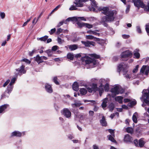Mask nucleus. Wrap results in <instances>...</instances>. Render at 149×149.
<instances>
[{
    "mask_svg": "<svg viewBox=\"0 0 149 149\" xmlns=\"http://www.w3.org/2000/svg\"><path fill=\"white\" fill-rule=\"evenodd\" d=\"M126 73H123V75H125V77L127 79H134V78H133L132 77V75H133L132 74H126Z\"/></svg>",
    "mask_w": 149,
    "mask_h": 149,
    "instance_id": "nucleus-23",
    "label": "nucleus"
},
{
    "mask_svg": "<svg viewBox=\"0 0 149 149\" xmlns=\"http://www.w3.org/2000/svg\"><path fill=\"white\" fill-rule=\"evenodd\" d=\"M108 98H106L103 100L102 104V107L103 108H104L107 107V104L108 102Z\"/></svg>",
    "mask_w": 149,
    "mask_h": 149,
    "instance_id": "nucleus-27",
    "label": "nucleus"
},
{
    "mask_svg": "<svg viewBox=\"0 0 149 149\" xmlns=\"http://www.w3.org/2000/svg\"><path fill=\"white\" fill-rule=\"evenodd\" d=\"M63 23H64V21H63L60 22L59 24L57 25V27H59L61 26V25H62Z\"/></svg>",
    "mask_w": 149,
    "mask_h": 149,
    "instance_id": "nucleus-61",
    "label": "nucleus"
},
{
    "mask_svg": "<svg viewBox=\"0 0 149 149\" xmlns=\"http://www.w3.org/2000/svg\"><path fill=\"white\" fill-rule=\"evenodd\" d=\"M69 49L71 51H73L77 49L78 48V46L77 45L73 44L68 45Z\"/></svg>",
    "mask_w": 149,
    "mask_h": 149,
    "instance_id": "nucleus-17",
    "label": "nucleus"
},
{
    "mask_svg": "<svg viewBox=\"0 0 149 149\" xmlns=\"http://www.w3.org/2000/svg\"><path fill=\"white\" fill-rule=\"evenodd\" d=\"M36 50L33 49L31 52H29V54L30 56H32L33 53L35 52Z\"/></svg>",
    "mask_w": 149,
    "mask_h": 149,
    "instance_id": "nucleus-64",
    "label": "nucleus"
},
{
    "mask_svg": "<svg viewBox=\"0 0 149 149\" xmlns=\"http://www.w3.org/2000/svg\"><path fill=\"white\" fill-rule=\"evenodd\" d=\"M45 88L46 91L49 93H52L53 91L52 89L51 85L46 84L45 85Z\"/></svg>",
    "mask_w": 149,
    "mask_h": 149,
    "instance_id": "nucleus-14",
    "label": "nucleus"
},
{
    "mask_svg": "<svg viewBox=\"0 0 149 149\" xmlns=\"http://www.w3.org/2000/svg\"><path fill=\"white\" fill-rule=\"evenodd\" d=\"M114 137H113V136L111 135H109L107 136V137L109 140H110L111 141L113 142L116 143V141L114 139Z\"/></svg>",
    "mask_w": 149,
    "mask_h": 149,
    "instance_id": "nucleus-30",
    "label": "nucleus"
},
{
    "mask_svg": "<svg viewBox=\"0 0 149 149\" xmlns=\"http://www.w3.org/2000/svg\"><path fill=\"white\" fill-rule=\"evenodd\" d=\"M139 67V65H136V67L133 70V73H136V72L138 71V68Z\"/></svg>",
    "mask_w": 149,
    "mask_h": 149,
    "instance_id": "nucleus-47",
    "label": "nucleus"
},
{
    "mask_svg": "<svg viewBox=\"0 0 149 149\" xmlns=\"http://www.w3.org/2000/svg\"><path fill=\"white\" fill-rule=\"evenodd\" d=\"M147 89H144L143 90L142 93H144L143 94L142 97L141 98V99L143 100L147 105L149 106V91L147 93Z\"/></svg>",
    "mask_w": 149,
    "mask_h": 149,
    "instance_id": "nucleus-6",
    "label": "nucleus"
},
{
    "mask_svg": "<svg viewBox=\"0 0 149 149\" xmlns=\"http://www.w3.org/2000/svg\"><path fill=\"white\" fill-rule=\"evenodd\" d=\"M10 81V80L9 79H8L6 81L4 84L3 85V87H6L9 83Z\"/></svg>",
    "mask_w": 149,
    "mask_h": 149,
    "instance_id": "nucleus-54",
    "label": "nucleus"
},
{
    "mask_svg": "<svg viewBox=\"0 0 149 149\" xmlns=\"http://www.w3.org/2000/svg\"><path fill=\"white\" fill-rule=\"evenodd\" d=\"M76 20L77 21V17H69L65 21H64L65 24H67V22H69L70 21H73Z\"/></svg>",
    "mask_w": 149,
    "mask_h": 149,
    "instance_id": "nucleus-20",
    "label": "nucleus"
},
{
    "mask_svg": "<svg viewBox=\"0 0 149 149\" xmlns=\"http://www.w3.org/2000/svg\"><path fill=\"white\" fill-rule=\"evenodd\" d=\"M146 65H143L140 70V72L142 73H143L145 70H146Z\"/></svg>",
    "mask_w": 149,
    "mask_h": 149,
    "instance_id": "nucleus-43",
    "label": "nucleus"
},
{
    "mask_svg": "<svg viewBox=\"0 0 149 149\" xmlns=\"http://www.w3.org/2000/svg\"><path fill=\"white\" fill-rule=\"evenodd\" d=\"M134 143L135 146L138 147L139 141L137 139H135L134 140Z\"/></svg>",
    "mask_w": 149,
    "mask_h": 149,
    "instance_id": "nucleus-44",
    "label": "nucleus"
},
{
    "mask_svg": "<svg viewBox=\"0 0 149 149\" xmlns=\"http://www.w3.org/2000/svg\"><path fill=\"white\" fill-rule=\"evenodd\" d=\"M21 61H24L27 63L30 64L31 63V61L28 59L26 58L22 59Z\"/></svg>",
    "mask_w": 149,
    "mask_h": 149,
    "instance_id": "nucleus-50",
    "label": "nucleus"
},
{
    "mask_svg": "<svg viewBox=\"0 0 149 149\" xmlns=\"http://www.w3.org/2000/svg\"><path fill=\"white\" fill-rule=\"evenodd\" d=\"M72 88L74 90L77 91L79 90V86L77 82H75L72 85Z\"/></svg>",
    "mask_w": 149,
    "mask_h": 149,
    "instance_id": "nucleus-25",
    "label": "nucleus"
},
{
    "mask_svg": "<svg viewBox=\"0 0 149 149\" xmlns=\"http://www.w3.org/2000/svg\"><path fill=\"white\" fill-rule=\"evenodd\" d=\"M63 114L66 118H69L71 116L70 111L67 109L65 108L63 110Z\"/></svg>",
    "mask_w": 149,
    "mask_h": 149,
    "instance_id": "nucleus-9",
    "label": "nucleus"
},
{
    "mask_svg": "<svg viewBox=\"0 0 149 149\" xmlns=\"http://www.w3.org/2000/svg\"><path fill=\"white\" fill-rule=\"evenodd\" d=\"M25 66L22 65L19 68L16 69L17 71L18 72V74L19 75H21L22 74H24L26 73V71L24 70Z\"/></svg>",
    "mask_w": 149,
    "mask_h": 149,
    "instance_id": "nucleus-10",
    "label": "nucleus"
},
{
    "mask_svg": "<svg viewBox=\"0 0 149 149\" xmlns=\"http://www.w3.org/2000/svg\"><path fill=\"white\" fill-rule=\"evenodd\" d=\"M91 1L92 5L94 7H96L97 6V4L96 3V1L95 0H89Z\"/></svg>",
    "mask_w": 149,
    "mask_h": 149,
    "instance_id": "nucleus-41",
    "label": "nucleus"
},
{
    "mask_svg": "<svg viewBox=\"0 0 149 149\" xmlns=\"http://www.w3.org/2000/svg\"><path fill=\"white\" fill-rule=\"evenodd\" d=\"M127 65L124 63H120L118 66L117 71L119 73L122 70L124 73H126L127 72V69L128 68Z\"/></svg>",
    "mask_w": 149,
    "mask_h": 149,
    "instance_id": "nucleus-8",
    "label": "nucleus"
},
{
    "mask_svg": "<svg viewBox=\"0 0 149 149\" xmlns=\"http://www.w3.org/2000/svg\"><path fill=\"white\" fill-rule=\"evenodd\" d=\"M146 31L148 34V35L149 36V24H147L146 26Z\"/></svg>",
    "mask_w": 149,
    "mask_h": 149,
    "instance_id": "nucleus-46",
    "label": "nucleus"
},
{
    "mask_svg": "<svg viewBox=\"0 0 149 149\" xmlns=\"http://www.w3.org/2000/svg\"><path fill=\"white\" fill-rule=\"evenodd\" d=\"M84 26L90 29L92 28L93 25L88 23H85Z\"/></svg>",
    "mask_w": 149,
    "mask_h": 149,
    "instance_id": "nucleus-38",
    "label": "nucleus"
},
{
    "mask_svg": "<svg viewBox=\"0 0 149 149\" xmlns=\"http://www.w3.org/2000/svg\"><path fill=\"white\" fill-rule=\"evenodd\" d=\"M81 43L84 45L85 46L88 47L90 46V45H92L93 46H94V43L92 41H87L85 42L84 41H81Z\"/></svg>",
    "mask_w": 149,
    "mask_h": 149,
    "instance_id": "nucleus-15",
    "label": "nucleus"
},
{
    "mask_svg": "<svg viewBox=\"0 0 149 149\" xmlns=\"http://www.w3.org/2000/svg\"><path fill=\"white\" fill-rule=\"evenodd\" d=\"M89 56L91 57H94L96 58H100V56L99 55L95 54H89Z\"/></svg>",
    "mask_w": 149,
    "mask_h": 149,
    "instance_id": "nucleus-36",
    "label": "nucleus"
},
{
    "mask_svg": "<svg viewBox=\"0 0 149 149\" xmlns=\"http://www.w3.org/2000/svg\"><path fill=\"white\" fill-rule=\"evenodd\" d=\"M108 131L111 134V135H112L113 137H115L114 132V130L109 129L108 130Z\"/></svg>",
    "mask_w": 149,
    "mask_h": 149,
    "instance_id": "nucleus-39",
    "label": "nucleus"
},
{
    "mask_svg": "<svg viewBox=\"0 0 149 149\" xmlns=\"http://www.w3.org/2000/svg\"><path fill=\"white\" fill-rule=\"evenodd\" d=\"M139 50L136 49L134 51V58L137 59L139 58L140 54L139 53Z\"/></svg>",
    "mask_w": 149,
    "mask_h": 149,
    "instance_id": "nucleus-16",
    "label": "nucleus"
},
{
    "mask_svg": "<svg viewBox=\"0 0 149 149\" xmlns=\"http://www.w3.org/2000/svg\"><path fill=\"white\" fill-rule=\"evenodd\" d=\"M48 37V36H45L43 37L40 38L39 39L41 41H45L47 39Z\"/></svg>",
    "mask_w": 149,
    "mask_h": 149,
    "instance_id": "nucleus-37",
    "label": "nucleus"
},
{
    "mask_svg": "<svg viewBox=\"0 0 149 149\" xmlns=\"http://www.w3.org/2000/svg\"><path fill=\"white\" fill-rule=\"evenodd\" d=\"M35 60L38 64L43 62L42 59V56H40L39 55H37L35 58Z\"/></svg>",
    "mask_w": 149,
    "mask_h": 149,
    "instance_id": "nucleus-21",
    "label": "nucleus"
},
{
    "mask_svg": "<svg viewBox=\"0 0 149 149\" xmlns=\"http://www.w3.org/2000/svg\"><path fill=\"white\" fill-rule=\"evenodd\" d=\"M111 91L114 94L113 96H112V97H114L116 95L122 93L124 92V90L120 86L116 85L111 89Z\"/></svg>",
    "mask_w": 149,
    "mask_h": 149,
    "instance_id": "nucleus-5",
    "label": "nucleus"
},
{
    "mask_svg": "<svg viewBox=\"0 0 149 149\" xmlns=\"http://www.w3.org/2000/svg\"><path fill=\"white\" fill-rule=\"evenodd\" d=\"M145 74L146 75H147L149 72V66H148L147 68H146V69Z\"/></svg>",
    "mask_w": 149,
    "mask_h": 149,
    "instance_id": "nucleus-58",
    "label": "nucleus"
},
{
    "mask_svg": "<svg viewBox=\"0 0 149 149\" xmlns=\"http://www.w3.org/2000/svg\"><path fill=\"white\" fill-rule=\"evenodd\" d=\"M134 5L136 7L139 8L141 7L142 8H145L147 11H149V3H148L147 6L141 0H132Z\"/></svg>",
    "mask_w": 149,
    "mask_h": 149,
    "instance_id": "nucleus-3",
    "label": "nucleus"
},
{
    "mask_svg": "<svg viewBox=\"0 0 149 149\" xmlns=\"http://www.w3.org/2000/svg\"><path fill=\"white\" fill-rule=\"evenodd\" d=\"M22 134L19 131H15L12 133L11 136H21Z\"/></svg>",
    "mask_w": 149,
    "mask_h": 149,
    "instance_id": "nucleus-24",
    "label": "nucleus"
},
{
    "mask_svg": "<svg viewBox=\"0 0 149 149\" xmlns=\"http://www.w3.org/2000/svg\"><path fill=\"white\" fill-rule=\"evenodd\" d=\"M99 94L100 96H101L102 93L104 91V89L102 88H99Z\"/></svg>",
    "mask_w": 149,
    "mask_h": 149,
    "instance_id": "nucleus-55",
    "label": "nucleus"
},
{
    "mask_svg": "<svg viewBox=\"0 0 149 149\" xmlns=\"http://www.w3.org/2000/svg\"><path fill=\"white\" fill-rule=\"evenodd\" d=\"M138 117V114L136 112H135L132 116V120L135 123L137 122V117Z\"/></svg>",
    "mask_w": 149,
    "mask_h": 149,
    "instance_id": "nucleus-26",
    "label": "nucleus"
},
{
    "mask_svg": "<svg viewBox=\"0 0 149 149\" xmlns=\"http://www.w3.org/2000/svg\"><path fill=\"white\" fill-rule=\"evenodd\" d=\"M88 0H75V2H74V3L76 5L75 6H74L72 5L69 8L70 10H76L77 9L76 7H81L83 6V2H85L87 1Z\"/></svg>",
    "mask_w": 149,
    "mask_h": 149,
    "instance_id": "nucleus-4",
    "label": "nucleus"
},
{
    "mask_svg": "<svg viewBox=\"0 0 149 149\" xmlns=\"http://www.w3.org/2000/svg\"><path fill=\"white\" fill-rule=\"evenodd\" d=\"M63 30L61 28H58L57 29V31L56 32V34H59L61 33L62 32H63Z\"/></svg>",
    "mask_w": 149,
    "mask_h": 149,
    "instance_id": "nucleus-48",
    "label": "nucleus"
},
{
    "mask_svg": "<svg viewBox=\"0 0 149 149\" xmlns=\"http://www.w3.org/2000/svg\"><path fill=\"white\" fill-rule=\"evenodd\" d=\"M95 38L94 36H92L91 35H88L86 36V38L87 39H89L90 40H92L94 38V39H95Z\"/></svg>",
    "mask_w": 149,
    "mask_h": 149,
    "instance_id": "nucleus-45",
    "label": "nucleus"
},
{
    "mask_svg": "<svg viewBox=\"0 0 149 149\" xmlns=\"http://www.w3.org/2000/svg\"><path fill=\"white\" fill-rule=\"evenodd\" d=\"M130 6V5H128L127 6L126 10V12L127 13L129 11Z\"/></svg>",
    "mask_w": 149,
    "mask_h": 149,
    "instance_id": "nucleus-62",
    "label": "nucleus"
},
{
    "mask_svg": "<svg viewBox=\"0 0 149 149\" xmlns=\"http://www.w3.org/2000/svg\"><path fill=\"white\" fill-rule=\"evenodd\" d=\"M136 30L138 33H141V29L139 26H136Z\"/></svg>",
    "mask_w": 149,
    "mask_h": 149,
    "instance_id": "nucleus-51",
    "label": "nucleus"
},
{
    "mask_svg": "<svg viewBox=\"0 0 149 149\" xmlns=\"http://www.w3.org/2000/svg\"><path fill=\"white\" fill-rule=\"evenodd\" d=\"M58 47L56 45L53 46L52 48V50L54 51H56L58 48Z\"/></svg>",
    "mask_w": 149,
    "mask_h": 149,
    "instance_id": "nucleus-56",
    "label": "nucleus"
},
{
    "mask_svg": "<svg viewBox=\"0 0 149 149\" xmlns=\"http://www.w3.org/2000/svg\"><path fill=\"white\" fill-rule=\"evenodd\" d=\"M16 79L15 78H13V79L11 80L10 82V85H13V84L15 83V81Z\"/></svg>",
    "mask_w": 149,
    "mask_h": 149,
    "instance_id": "nucleus-53",
    "label": "nucleus"
},
{
    "mask_svg": "<svg viewBox=\"0 0 149 149\" xmlns=\"http://www.w3.org/2000/svg\"><path fill=\"white\" fill-rule=\"evenodd\" d=\"M132 140V137L129 134H127L124 137V140L126 142H131Z\"/></svg>",
    "mask_w": 149,
    "mask_h": 149,
    "instance_id": "nucleus-11",
    "label": "nucleus"
},
{
    "mask_svg": "<svg viewBox=\"0 0 149 149\" xmlns=\"http://www.w3.org/2000/svg\"><path fill=\"white\" fill-rule=\"evenodd\" d=\"M122 37L124 39H127L130 37V36L129 35H123Z\"/></svg>",
    "mask_w": 149,
    "mask_h": 149,
    "instance_id": "nucleus-63",
    "label": "nucleus"
},
{
    "mask_svg": "<svg viewBox=\"0 0 149 149\" xmlns=\"http://www.w3.org/2000/svg\"><path fill=\"white\" fill-rule=\"evenodd\" d=\"M5 14L3 12L0 13V16L2 19H3L5 17Z\"/></svg>",
    "mask_w": 149,
    "mask_h": 149,
    "instance_id": "nucleus-57",
    "label": "nucleus"
},
{
    "mask_svg": "<svg viewBox=\"0 0 149 149\" xmlns=\"http://www.w3.org/2000/svg\"><path fill=\"white\" fill-rule=\"evenodd\" d=\"M76 24L78 25V27L79 28H81L85 26V23H83L82 22H77Z\"/></svg>",
    "mask_w": 149,
    "mask_h": 149,
    "instance_id": "nucleus-31",
    "label": "nucleus"
},
{
    "mask_svg": "<svg viewBox=\"0 0 149 149\" xmlns=\"http://www.w3.org/2000/svg\"><path fill=\"white\" fill-rule=\"evenodd\" d=\"M104 89L106 91H108L109 89V85L107 84H106L104 87Z\"/></svg>",
    "mask_w": 149,
    "mask_h": 149,
    "instance_id": "nucleus-49",
    "label": "nucleus"
},
{
    "mask_svg": "<svg viewBox=\"0 0 149 149\" xmlns=\"http://www.w3.org/2000/svg\"><path fill=\"white\" fill-rule=\"evenodd\" d=\"M57 41L58 43L61 44L62 43L64 42L63 40H62L61 38L59 37L58 38Z\"/></svg>",
    "mask_w": 149,
    "mask_h": 149,
    "instance_id": "nucleus-60",
    "label": "nucleus"
},
{
    "mask_svg": "<svg viewBox=\"0 0 149 149\" xmlns=\"http://www.w3.org/2000/svg\"><path fill=\"white\" fill-rule=\"evenodd\" d=\"M80 92L81 94L84 95L87 93V90L86 89L83 88L80 90Z\"/></svg>",
    "mask_w": 149,
    "mask_h": 149,
    "instance_id": "nucleus-32",
    "label": "nucleus"
},
{
    "mask_svg": "<svg viewBox=\"0 0 149 149\" xmlns=\"http://www.w3.org/2000/svg\"><path fill=\"white\" fill-rule=\"evenodd\" d=\"M98 31L97 30H95L94 31H93L90 30L88 31H87V33L90 34H92L94 35V34H95V31Z\"/></svg>",
    "mask_w": 149,
    "mask_h": 149,
    "instance_id": "nucleus-42",
    "label": "nucleus"
},
{
    "mask_svg": "<svg viewBox=\"0 0 149 149\" xmlns=\"http://www.w3.org/2000/svg\"><path fill=\"white\" fill-rule=\"evenodd\" d=\"M94 40L97 41L98 43L100 44L101 45H102L103 43L104 42V40L102 39H101L99 38H95Z\"/></svg>",
    "mask_w": 149,
    "mask_h": 149,
    "instance_id": "nucleus-28",
    "label": "nucleus"
},
{
    "mask_svg": "<svg viewBox=\"0 0 149 149\" xmlns=\"http://www.w3.org/2000/svg\"><path fill=\"white\" fill-rule=\"evenodd\" d=\"M67 56L68 59H69L71 60H73L74 56L72 54L70 53L67 54Z\"/></svg>",
    "mask_w": 149,
    "mask_h": 149,
    "instance_id": "nucleus-29",
    "label": "nucleus"
},
{
    "mask_svg": "<svg viewBox=\"0 0 149 149\" xmlns=\"http://www.w3.org/2000/svg\"><path fill=\"white\" fill-rule=\"evenodd\" d=\"M100 122L102 126L105 127L107 126V122L104 116H102V119L100 120Z\"/></svg>",
    "mask_w": 149,
    "mask_h": 149,
    "instance_id": "nucleus-13",
    "label": "nucleus"
},
{
    "mask_svg": "<svg viewBox=\"0 0 149 149\" xmlns=\"http://www.w3.org/2000/svg\"><path fill=\"white\" fill-rule=\"evenodd\" d=\"M13 86H12V85H10L9 84L8 86L7 87V91H6L4 94L3 95H2V97L3 96H6V95H5L6 93L8 94V95H9V93L11 92V91L12 90V89L13 88Z\"/></svg>",
    "mask_w": 149,
    "mask_h": 149,
    "instance_id": "nucleus-12",
    "label": "nucleus"
},
{
    "mask_svg": "<svg viewBox=\"0 0 149 149\" xmlns=\"http://www.w3.org/2000/svg\"><path fill=\"white\" fill-rule=\"evenodd\" d=\"M132 55V52L129 50H127L122 52L120 54V56L123 61H126L128 60L127 58L131 57Z\"/></svg>",
    "mask_w": 149,
    "mask_h": 149,
    "instance_id": "nucleus-7",
    "label": "nucleus"
},
{
    "mask_svg": "<svg viewBox=\"0 0 149 149\" xmlns=\"http://www.w3.org/2000/svg\"><path fill=\"white\" fill-rule=\"evenodd\" d=\"M145 143L144 141V139L143 138H141L139 141V146L140 148L143 147Z\"/></svg>",
    "mask_w": 149,
    "mask_h": 149,
    "instance_id": "nucleus-18",
    "label": "nucleus"
},
{
    "mask_svg": "<svg viewBox=\"0 0 149 149\" xmlns=\"http://www.w3.org/2000/svg\"><path fill=\"white\" fill-rule=\"evenodd\" d=\"M126 130L127 132L131 134L133 133L134 132L133 129L131 127H128L126 128Z\"/></svg>",
    "mask_w": 149,
    "mask_h": 149,
    "instance_id": "nucleus-33",
    "label": "nucleus"
},
{
    "mask_svg": "<svg viewBox=\"0 0 149 149\" xmlns=\"http://www.w3.org/2000/svg\"><path fill=\"white\" fill-rule=\"evenodd\" d=\"M109 111H112L113 110L114 108V105L113 103H111L109 105Z\"/></svg>",
    "mask_w": 149,
    "mask_h": 149,
    "instance_id": "nucleus-34",
    "label": "nucleus"
},
{
    "mask_svg": "<svg viewBox=\"0 0 149 149\" xmlns=\"http://www.w3.org/2000/svg\"><path fill=\"white\" fill-rule=\"evenodd\" d=\"M56 31V29L55 28L52 29H51L50 31H49V33L51 35L54 32H55Z\"/></svg>",
    "mask_w": 149,
    "mask_h": 149,
    "instance_id": "nucleus-59",
    "label": "nucleus"
},
{
    "mask_svg": "<svg viewBox=\"0 0 149 149\" xmlns=\"http://www.w3.org/2000/svg\"><path fill=\"white\" fill-rule=\"evenodd\" d=\"M8 105L7 104H5L0 106V113H3Z\"/></svg>",
    "mask_w": 149,
    "mask_h": 149,
    "instance_id": "nucleus-19",
    "label": "nucleus"
},
{
    "mask_svg": "<svg viewBox=\"0 0 149 149\" xmlns=\"http://www.w3.org/2000/svg\"><path fill=\"white\" fill-rule=\"evenodd\" d=\"M81 105V103L79 102H76L74 104H72V106L73 107H78L80 106Z\"/></svg>",
    "mask_w": 149,
    "mask_h": 149,
    "instance_id": "nucleus-35",
    "label": "nucleus"
},
{
    "mask_svg": "<svg viewBox=\"0 0 149 149\" xmlns=\"http://www.w3.org/2000/svg\"><path fill=\"white\" fill-rule=\"evenodd\" d=\"M83 54L80 53L75 55L74 57L77 58L81 57L82 60H83V58H84V60H85L86 64L89 65L91 68L95 67V65L98 63L97 60L89 57L86 55L83 56Z\"/></svg>",
    "mask_w": 149,
    "mask_h": 149,
    "instance_id": "nucleus-2",
    "label": "nucleus"
},
{
    "mask_svg": "<svg viewBox=\"0 0 149 149\" xmlns=\"http://www.w3.org/2000/svg\"><path fill=\"white\" fill-rule=\"evenodd\" d=\"M100 11H102V13L106 16H104L101 18V22L105 26H107V22L113 21L115 17L114 16L115 10H109L108 7H100L99 8Z\"/></svg>",
    "mask_w": 149,
    "mask_h": 149,
    "instance_id": "nucleus-1",
    "label": "nucleus"
},
{
    "mask_svg": "<svg viewBox=\"0 0 149 149\" xmlns=\"http://www.w3.org/2000/svg\"><path fill=\"white\" fill-rule=\"evenodd\" d=\"M45 52L47 54L48 56H52V53L50 50H47Z\"/></svg>",
    "mask_w": 149,
    "mask_h": 149,
    "instance_id": "nucleus-40",
    "label": "nucleus"
},
{
    "mask_svg": "<svg viewBox=\"0 0 149 149\" xmlns=\"http://www.w3.org/2000/svg\"><path fill=\"white\" fill-rule=\"evenodd\" d=\"M123 97L121 96H117L115 98V100L118 102L119 103L122 104L123 102Z\"/></svg>",
    "mask_w": 149,
    "mask_h": 149,
    "instance_id": "nucleus-22",
    "label": "nucleus"
},
{
    "mask_svg": "<svg viewBox=\"0 0 149 149\" xmlns=\"http://www.w3.org/2000/svg\"><path fill=\"white\" fill-rule=\"evenodd\" d=\"M57 77H54L53 79V81L57 85L59 84V82L57 81Z\"/></svg>",
    "mask_w": 149,
    "mask_h": 149,
    "instance_id": "nucleus-52",
    "label": "nucleus"
}]
</instances>
